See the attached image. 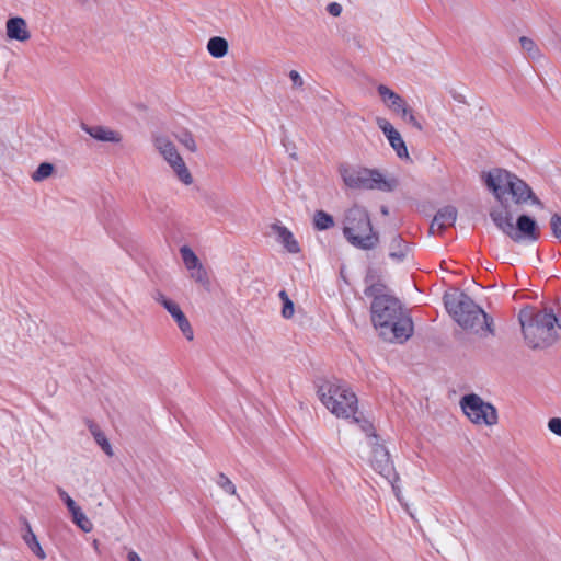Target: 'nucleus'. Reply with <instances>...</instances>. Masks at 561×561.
Here are the masks:
<instances>
[{"label":"nucleus","instance_id":"nucleus-1","mask_svg":"<svg viewBox=\"0 0 561 561\" xmlns=\"http://www.w3.org/2000/svg\"><path fill=\"white\" fill-rule=\"evenodd\" d=\"M482 180L497 202L489 214L495 227L515 243L538 241L540 228L534 217L522 214L514 222V215L519 206L528 202L539 207L543 206L533 188L518 175L502 168L483 172Z\"/></svg>","mask_w":561,"mask_h":561},{"label":"nucleus","instance_id":"nucleus-2","mask_svg":"<svg viewBox=\"0 0 561 561\" xmlns=\"http://www.w3.org/2000/svg\"><path fill=\"white\" fill-rule=\"evenodd\" d=\"M370 313L374 327L385 340L402 343L413 333V321L394 296L371 302Z\"/></svg>","mask_w":561,"mask_h":561},{"label":"nucleus","instance_id":"nucleus-3","mask_svg":"<svg viewBox=\"0 0 561 561\" xmlns=\"http://www.w3.org/2000/svg\"><path fill=\"white\" fill-rule=\"evenodd\" d=\"M444 305L450 317L463 330L481 334H494L493 319L465 291L445 293Z\"/></svg>","mask_w":561,"mask_h":561},{"label":"nucleus","instance_id":"nucleus-4","mask_svg":"<svg viewBox=\"0 0 561 561\" xmlns=\"http://www.w3.org/2000/svg\"><path fill=\"white\" fill-rule=\"evenodd\" d=\"M518 320L527 345L534 350L547 348L558 340L554 309L545 307L534 310L527 307L519 311Z\"/></svg>","mask_w":561,"mask_h":561},{"label":"nucleus","instance_id":"nucleus-5","mask_svg":"<svg viewBox=\"0 0 561 561\" xmlns=\"http://www.w3.org/2000/svg\"><path fill=\"white\" fill-rule=\"evenodd\" d=\"M314 385L320 401L332 414L344 419L353 417L354 422H359L356 415L358 399L343 380L317 378Z\"/></svg>","mask_w":561,"mask_h":561},{"label":"nucleus","instance_id":"nucleus-6","mask_svg":"<svg viewBox=\"0 0 561 561\" xmlns=\"http://www.w3.org/2000/svg\"><path fill=\"white\" fill-rule=\"evenodd\" d=\"M343 236L350 244L360 250H373L379 244V234L374 231L368 210L353 205L345 211Z\"/></svg>","mask_w":561,"mask_h":561},{"label":"nucleus","instance_id":"nucleus-7","mask_svg":"<svg viewBox=\"0 0 561 561\" xmlns=\"http://www.w3.org/2000/svg\"><path fill=\"white\" fill-rule=\"evenodd\" d=\"M339 171L343 182L350 188L392 192L399 184L396 178L385 179L377 169H353L347 165H341Z\"/></svg>","mask_w":561,"mask_h":561},{"label":"nucleus","instance_id":"nucleus-8","mask_svg":"<svg viewBox=\"0 0 561 561\" xmlns=\"http://www.w3.org/2000/svg\"><path fill=\"white\" fill-rule=\"evenodd\" d=\"M461 409L468 419L474 424L494 425L497 423V411L495 407L483 401L476 393H469L461 398Z\"/></svg>","mask_w":561,"mask_h":561},{"label":"nucleus","instance_id":"nucleus-9","mask_svg":"<svg viewBox=\"0 0 561 561\" xmlns=\"http://www.w3.org/2000/svg\"><path fill=\"white\" fill-rule=\"evenodd\" d=\"M370 463L373 469L391 484L396 496L398 500H400V489L397 485V482L399 481V474L394 469L389 450L379 440L373 443Z\"/></svg>","mask_w":561,"mask_h":561},{"label":"nucleus","instance_id":"nucleus-10","mask_svg":"<svg viewBox=\"0 0 561 561\" xmlns=\"http://www.w3.org/2000/svg\"><path fill=\"white\" fill-rule=\"evenodd\" d=\"M156 300L171 314V317L176 322L179 329L183 333V335L188 340L192 341L194 339V332L191 327V323L180 306L165 297L162 293H158L156 296Z\"/></svg>","mask_w":561,"mask_h":561},{"label":"nucleus","instance_id":"nucleus-11","mask_svg":"<svg viewBox=\"0 0 561 561\" xmlns=\"http://www.w3.org/2000/svg\"><path fill=\"white\" fill-rule=\"evenodd\" d=\"M377 125L388 139L390 146L397 152V156L400 159L409 160L410 156L405 142L402 139L400 133L392 126V124L386 118L378 117Z\"/></svg>","mask_w":561,"mask_h":561},{"label":"nucleus","instance_id":"nucleus-12","mask_svg":"<svg viewBox=\"0 0 561 561\" xmlns=\"http://www.w3.org/2000/svg\"><path fill=\"white\" fill-rule=\"evenodd\" d=\"M81 128L93 139L102 142H114L118 144L122 141V134L117 130L111 129L102 125L90 126L85 123H81Z\"/></svg>","mask_w":561,"mask_h":561},{"label":"nucleus","instance_id":"nucleus-13","mask_svg":"<svg viewBox=\"0 0 561 561\" xmlns=\"http://www.w3.org/2000/svg\"><path fill=\"white\" fill-rule=\"evenodd\" d=\"M377 91L383 102H389L388 106L396 113L401 114L402 118L407 117L409 113V106L405 101L394 91H392L387 85L380 84L377 88Z\"/></svg>","mask_w":561,"mask_h":561},{"label":"nucleus","instance_id":"nucleus-14","mask_svg":"<svg viewBox=\"0 0 561 561\" xmlns=\"http://www.w3.org/2000/svg\"><path fill=\"white\" fill-rule=\"evenodd\" d=\"M457 208L451 205H447L436 213L430 227V232L434 233V228L437 226L439 232H443L447 227L454 226L457 219Z\"/></svg>","mask_w":561,"mask_h":561},{"label":"nucleus","instance_id":"nucleus-15","mask_svg":"<svg viewBox=\"0 0 561 561\" xmlns=\"http://www.w3.org/2000/svg\"><path fill=\"white\" fill-rule=\"evenodd\" d=\"M271 230L276 234L277 242L282 243L289 253L297 254L300 252L299 243L287 227L275 222L271 225Z\"/></svg>","mask_w":561,"mask_h":561},{"label":"nucleus","instance_id":"nucleus-16","mask_svg":"<svg viewBox=\"0 0 561 561\" xmlns=\"http://www.w3.org/2000/svg\"><path fill=\"white\" fill-rule=\"evenodd\" d=\"M7 36L19 42L28 41L31 34L27 30L26 21L21 16L10 18L7 21Z\"/></svg>","mask_w":561,"mask_h":561},{"label":"nucleus","instance_id":"nucleus-17","mask_svg":"<svg viewBox=\"0 0 561 561\" xmlns=\"http://www.w3.org/2000/svg\"><path fill=\"white\" fill-rule=\"evenodd\" d=\"M371 270L368 271L365 283L367 287L364 290L366 297L373 298L371 302H376L379 298H388L391 295L386 293L387 286L381 282H374V276L370 275Z\"/></svg>","mask_w":561,"mask_h":561},{"label":"nucleus","instance_id":"nucleus-18","mask_svg":"<svg viewBox=\"0 0 561 561\" xmlns=\"http://www.w3.org/2000/svg\"><path fill=\"white\" fill-rule=\"evenodd\" d=\"M389 249V256L392 260L402 262L407 257L410 245L400 234H394L390 241Z\"/></svg>","mask_w":561,"mask_h":561},{"label":"nucleus","instance_id":"nucleus-19","mask_svg":"<svg viewBox=\"0 0 561 561\" xmlns=\"http://www.w3.org/2000/svg\"><path fill=\"white\" fill-rule=\"evenodd\" d=\"M156 147L169 164H172V161H178V159L182 158L174 144L167 137H158L156 139Z\"/></svg>","mask_w":561,"mask_h":561},{"label":"nucleus","instance_id":"nucleus-20","mask_svg":"<svg viewBox=\"0 0 561 561\" xmlns=\"http://www.w3.org/2000/svg\"><path fill=\"white\" fill-rule=\"evenodd\" d=\"M228 41L221 36H214L207 43V50L214 58H222L228 54Z\"/></svg>","mask_w":561,"mask_h":561},{"label":"nucleus","instance_id":"nucleus-21","mask_svg":"<svg viewBox=\"0 0 561 561\" xmlns=\"http://www.w3.org/2000/svg\"><path fill=\"white\" fill-rule=\"evenodd\" d=\"M313 227L318 231L328 230L334 227V218L324 210H316L313 215Z\"/></svg>","mask_w":561,"mask_h":561},{"label":"nucleus","instance_id":"nucleus-22","mask_svg":"<svg viewBox=\"0 0 561 561\" xmlns=\"http://www.w3.org/2000/svg\"><path fill=\"white\" fill-rule=\"evenodd\" d=\"M26 528H27V531L23 536L25 543L27 545L30 550L34 554H36L39 559H42V560L45 559L46 558V553L43 550V548L41 547V545H39L35 534L33 533V530H32V528H31L28 523H26Z\"/></svg>","mask_w":561,"mask_h":561},{"label":"nucleus","instance_id":"nucleus-23","mask_svg":"<svg viewBox=\"0 0 561 561\" xmlns=\"http://www.w3.org/2000/svg\"><path fill=\"white\" fill-rule=\"evenodd\" d=\"M170 167L183 184L191 185L193 183V176L182 158L178 159V161H172Z\"/></svg>","mask_w":561,"mask_h":561},{"label":"nucleus","instance_id":"nucleus-24","mask_svg":"<svg viewBox=\"0 0 561 561\" xmlns=\"http://www.w3.org/2000/svg\"><path fill=\"white\" fill-rule=\"evenodd\" d=\"M175 139L183 145L188 151L196 152L197 146L193 134L187 129H181L174 134Z\"/></svg>","mask_w":561,"mask_h":561},{"label":"nucleus","instance_id":"nucleus-25","mask_svg":"<svg viewBox=\"0 0 561 561\" xmlns=\"http://www.w3.org/2000/svg\"><path fill=\"white\" fill-rule=\"evenodd\" d=\"M72 516L73 523L84 533H89L92 530V523L82 512V510L78 506L73 511L70 512Z\"/></svg>","mask_w":561,"mask_h":561},{"label":"nucleus","instance_id":"nucleus-26","mask_svg":"<svg viewBox=\"0 0 561 561\" xmlns=\"http://www.w3.org/2000/svg\"><path fill=\"white\" fill-rule=\"evenodd\" d=\"M180 253L187 270H195L201 264L199 259L190 247H181Z\"/></svg>","mask_w":561,"mask_h":561},{"label":"nucleus","instance_id":"nucleus-27","mask_svg":"<svg viewBox=\"0 0 561 561\" xmlns=\"http://www.w3.org/2000/svg\"><path fill=\"white\" fill-rule=\"evenodd\" d=\"M55 171V165L50 162H42L32 174L34 182H42L48 179Z\"/></svg>","mask_w":561,"mask_h":561},{"label":"nucleus","instance_id":"nucleus-28","mask_svg":"<svg viewBox=\"0 0 561 561\" xmlns=\"http://www.w3.org/2000/svg\"><path fill=\"white\" fill-rule=\"evenodd\" d=\"M519 43L522 48L528 54L530 58L538 59L541 56L538 46L531 38L522 36L519 38Z\"/></svg>","mask_w":561,"mask_h":561},{"label":"nucleus","instance_id":"nucleus-29","mask_svg":"<svg viewBox=\"0 0 561 561\" xmlns=\"http://www.w3.org/2000/svg\"><path fill=\"white\" fill-rule=\"evenodd\" d=\"M217 484L228 494L236 495L237 490L232 481L222 472H220L216 480Z\"/></svg>","mask_w":561,"mask_h":561},{"label":"nucleus","instance_id":"nucleus-30","mask_svg":"<svg viewBox=\"0 0 561 561\" xmlns=\"http://www.w3.org/2000/svg\"><path fill=\"white\" fill-rule=\"evenodd\" d=\"M193 272L191 273V277L202 284L203 286H206V285H209V277H208V274L206 272V270L204 268V266L202 265V263L195 267V270H192Z\"/></svg>","mask_w":561,"mask_h":561},{"label":"nucleus","instance_id":"nucleus-31","mask_svg":"<svg viewBox=\"0 0 561 561\" xmlns=\"http://www.w3.org/2000/svg\"><path fill=\"white\" fill-rule=\"evenodd\" d=\"M552 236L561 241V214L554 213L549 220Z\"/></svg>","mask_w":561,"mask_h":561},{"label":"nucleus","instance_id":"nucleus-32","mask_svg":"<svg viewBox=\"0 0 561 561\" xmlns=\"http://www.w3.org/2000/svg\"><path fill=\"white\" fill-rule=\"evenodd\" d=\"M94 439L107 456H113L112 446L103 432L96 433Z\"/></svg>","mask_w":561,"mask_h":561},{"label":"nucleus","instance_id":"nucleus-33","mask_svg":"<svg viewBox=\"0 0 561 561\" xmlns=\"http://www.w3.org/2000/svg\"><path fill=\"white\" fill-rule=\"evenodd\" d=\"M59 497L62 500L69 512L73 511L78 505L73 501V499L61 488L57 489Z\"/></svg>","mask_w":561,"mask_h":561},{"label":"nucleus","instance_id":"nucleus-34","mask_svg":"<svg viewBox=\"0 0 561 561\" xmlns=\"http://www.w3.org/2000/svg\"><path fill=\"white\" fill-rule=\"evenodd\" d=\"M360 428L368 435L375 438V442L379 440V436L375 433L374 425L368 420H362L359 417Z\"/></svg>","mask_w":561,"mask_h":561},{"label":"nucleus","instance_id":"nucleus-35","mask_svg":"<svg viewBox=\"0 0 561 561\" xmlns=\"http://www.w3.org/2000/svg\"><path fill=\"white\" fill-rule=\"evenodd\" d=\"M294 312H295V306H294L293 300L289 299V300L285 301L283 304V308H282V316L285 319H290L294 316Z\"/></svg>","mask_w":561,"mask_h":561},{"label":"nucleus","instance_id":"nucleus-36","mask_svg":"<svg viewBox=\"0 0 561 561\" xmlns=\"http://www.w3.org/2000/svg\"><path fill=\"white\" fill-rule=\"evenodd\" d=\"M548 428L556 435L561 437V419L552 417L548 422Z\"/></svg>","mask_w":561,"mask_h":561},{"label":"nucleus","instance_id":"nucleus-37","mask_svg":"<svg viewBox=\"0 0 561 561\" xmlns=\"http://www.w3.org/2000/svg\"><path fill=\"white\" fill-rule=\"evenodd\" d=\"M325 9L327 12L334 18L340 16L342 13V5L337 2L329 3Z\"/></svg>","mask_w":561,"mask_h":561},{"label":"nucleus","instance_id":"nucleus-38","mask_svg":"<svg viewBox=\"0 0 561 561\" xmlns=\"http://www.w3.org/2000/svg\"><path fill=\"white\" fill-rule=\"evenodd\" d=\"M407 119L413 127H415L417 130H423V125L421 122L414 116L413 111L411 107H409V113L407 114Z\"/></svg>","mask_w":561,"mask_h":561},{"label":"nucleus","instance_id":"nucleus-39","mask_svg":"<svg viewBox=\"0 0 561 561\" xmlns=\"http://www.w3.org/2000/svg\"><path fill=\"white\" fill-rule=\"evenodd\" d=\"M289 78L293 81V85L294 87H298L299 88V87H301L304 84V80H302L301 76L296 70H291L289 72Z\"/></svg>","mask_w":561,"mask_h":561},{"label":"nucleus","instance_id":"nucleus-40","mask_svg":"<svg viewBox=\"0 0 561 561\" xmlns=\"http://www.w3.org/2000/svg\"><path fill=\"white\" fill-rule=\"evenodd\" d=\"M89 430H90V432H91V434L93 435L94 438H95V434L96 433H101L102 432L100 430V427L95 423H93V422L89 423Z\"/></svg>","mask_w":561,"mask_h":561},{"label":"nucleus","instance_id":"nucleus-41","mask_svg":"<svg viewBox=\"0 0 561 561\" xmlns=\"http://www.w3.org/2000/svg\"><path fill=\"white\" fill-rule=\"evenodd\" d=\"M127 560H128V561H142V560L140 559V557L138 556V553H137V552H135V551H133V550H130V551L127 553Z\"/></svg>","mask_w":561,"mask_h":561},{"label":"nucleus","instance_id":"nucleus-42","mask_svg":"<svg viewBox=\"0 0 561 561\" xmlns=\"http://www.w3.org/2000/svg\"><path fill=\"white\" fill-rule=\"evenodd\" d=\"M554 316L557 318V327L561 330V304L558 305L557 310L554 311Z\"/></svg>","mask_w":561,"mask_h":561},{"label":"nucleus","instance_id":"nucleus-43","mask_svg":"<svg viewBox=\"0 0 561 561\" xmlns=\"http://www.w3.org/2000/svg\"><path fill=\"white\" fill-rule=\"evenodd\" d=\"M453 99L459 103H466V98L460 93L453 92Z\"/></svg>","mask_w":561,"mask_h":561},{"label":"nucleus","instance_id":"nucleus-44","mask_svg":"<svg viewBox=\"0 0 561 561\" xmlns=\"http://www.w3.org/2000/svg\"><path fill=\"white\" fill-rule=\"evenodd\" d=\"M279 298L282 299L283 304L287 300H289V296L287 295V293L285 290H280L279 294H278Z\"/></svg>","mask_w":561,"mask_h":561},{"label":"nucleus","instance_id":"nucleus-45","mask_svg":"<svg viewBox=\"0 0 561 561\" xmlns=\"http://www.w3.org/2000/svg\"><path fill=\"white\" fill-rule=\"evenodd\" d=\"M381 213L383 215H388V213H389L388 207L387 206H381Z\"/></svg>","mask_w":561,"mask_h":561},{"label":"nucleus","instance_id":"nucleus-46","mask_svg":"<svg viewBox=\"0 0 561 561\" xmlns=\"http://www.w3.org/2000/svg\"><path fill=\"white\" fill-rule=\"evenodd\" d=\"M290 157L296 159V153L295 152L290 153Z\"/></svg>","mask_w":561,"mask_h":561}]
</instances>
